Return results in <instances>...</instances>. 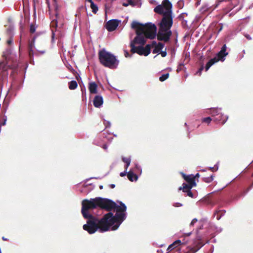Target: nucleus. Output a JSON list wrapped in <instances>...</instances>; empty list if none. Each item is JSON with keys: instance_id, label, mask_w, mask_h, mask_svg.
Masks as SVG:
<instances>
[{"instance_id": "4", "label": "nucleus", "mask_w": 253, "mask_h": 253, "mask_svg": "<svg viewBox=\"0 0 253 253\" xmlns=\"http://www.w3.org/2000/svg\"><path fill=\"white\" fill-rule=\"evenodd\" d=\"M104 216L106 224L108 226V230H109L111 226L116 223V224L112 226V230H115L117 229L121 223L126 218V214L125 213H116L114 216L113 213L111 212H109L105 214Z\"/></svg>"}, {"instance_id": "19", "label": "nucleus", "mask_w": 253, "mask_h": 253, "mask_svg": "<svg viewBox=\"0 0 253 253\" xmlns=\"http://www.w3.org/2000/svg\"><path fill=\"white\" fill-rule=\"evenodd\" d=\"M191 189L189 186H188L187 184L183 183L182 187H180L179 188V190H182L183 192L187 193V196L193 198V194L192 192L191 191Z\"/></svg>"}, {"instance_id": "25", "label": "nucleus", "mask_w": 253, "mask_h": 253, "mask_svg": "<svg viewBox=\"0 0 253 253\" xmlns=\"http://www.w3.org/2000/svg\"><path fill=\"white\" fill-rule=\"evenodd\" d=\"M164 44L162 42H159L155 47L153 50V53H157L159 52L164 47Z\"/></svg>"}, {"instance_id": "33", "label": "nucleus", "mask_w": 253, "mask_h": 253, "mask_svg": "<svg viewBox=\"0 0 253 253\" xmlns=\"http://www.w3.org/2000/svg\"><path fill=\"white\" fill-rule=\"evenodd\" d=\"M90 8L92 9V12L94 14H96L98 10L97 5L95 4L94 2H91L90 4Z\"/></svg>"}, {"instance_id": "17", "label": "nucleus", "mask_w": 253, "mask_h": 253, "mask_svg": "<svg viewBox=\"0 0 253 253\" xmlns=\"http://www.w3.org/2000/svg\"><path fill=\"white\" fill-rule=\"evenodd\" d=\"M9 68V66L7 65L5 61H3L0 62V71H1L0 74H2V76H7L8 75L7 70Z\"/></svg>"}, {"instance_id": "48", "label": "nucleus", "mask_w": 253, "mask_h": 253, "mask_svg": "<svg viewBox=\"0 0 253 253\" xmlns=\"http://www.w3.org/2000/svg\"><path fill=\"white\" fill-rule=\"evenodd\" d=\"M200 176L199 173H197L195 175H194V180H195L196 178H199Z\"/></svg>"}, {"instance_id": "41", "label": "nucleus", "mask_w": 253, "mask_h": 253, "mask_svg": "<svg viewBox=\"0 0 253 253\" xmlns=\"http://www.w3.org/2000/svg\"><path fill=\"white\" fill-rule=\"evenodd\" d=\"M127 170H126V169H125V171H124V172H122L120 173V175L121 176V177H123L124 176H125L127 173L126 172Z\"/></svg>"}, {"instance_id": "59", "label": "nucleus", "mask_w": 253, "mask_h": 253, "mask_svg": "<svg viewBox=\"0 0 253 253\" xmlns=\"http://www.w3.org/2000/svg\"><path fill=\"white\" fill-rule=\"evenodd\" d=\"M243 52L244 54L245 53V51L244 50L243 51Z\"/></svg>"}, {"instance_id": "6", "label": "nucleus", "mask_w": 253, "mask_h": 253, "mask_svg": "<svg viewBox=\"0 0 253 253\" xmlns=\"http://www.w3.org/2000/svg\"><path fill=\"white\" fill-rule=\"evenodd\" d=\"M226 49L227 47L226 44H224L220 51L217 54L216 56L209 60L206 65L205 69L206 71H207L212 65L217 62L218 61L221 60L223 61L224 60V57L228 54V52H226Z\"/></svg>"}, {"instance_id": "1", "label": "nucleus", "mask_w": 253, "mask_h": 253, "mask_svg": "<svg viewBox=\"0 0 253 253\" xmlns=\"http://www.w3.org/2000/svg\"><path fill=\"white\" fill-rule=\"evenodd\" d=\"M131 27L136 30V36L131 41L136 44L144 45L146 42V39L153 40L156 36L157 27L154 24L148 23L142 24L133 21Z\"/></svg>"}, {"instance_id": "28", "label": "nucleus", "mask_w": 253, "mask_h": 253, "mask_svg": "<svg viewBox=\"0 0 253 253\" xmlns=\"http://www.w3.org/2000/svg\"><path fill=\"white\" fill-rule=\"evenodd\" d=\"M122 160H123V161L125 163H126V165L125 166V169H126V170H127V169L128 167H129V166L130 165V162H131L130 158H129V157H127V158L124 157V158H122Z\"/></svg>"}, {"instance_id": "54", "label": "nucleus", "mask_w": 253, "mask_h": 253, "mask_svg": "<svg viewBox=\"0 0 253 253\" xmlns=\"http://www.w3.org/2000/svg\"><path fill=\"white\" fill-rule=\"evenodd\" d=\"M86 0L88 2H90V4L91 3V2H93L92 0Z\"/></svg>"}, {"instance_id": "37", "label": "nucleus", "mask_w": 253, "mask_h": 253, "mask_svg": "<svg viewBox=\"0 0 253 253\" xmlns=\"http://www.w3.org/2000/svg\"><path fill=\"white\" fill-rule=\"evenodd\" d=\"M45 53V50H37L36 51V52H34V55H35L36 56H39L40 55L43 54Z\"/></svg>"}, {"instance_id": "44", "label": "nucleus", "mask_w": 253, "mask_h": 253, "mask_svg": "<svg viewBox=\"0 0 253 253\" xmlns=\"http://www.w3.org/2000/svg\"><path fill=\"white\" fill-rule=\"evenodd\" d=\"M244 36L248 40H252V38H251V37L249 35L245 34Z\"/></svg>"}, {"instance_id": "51", "label": "nucleus", "mask_w": 253, "mask_h": 253, "mask_svg": "<svg viewBox=\"0 0 253 253\" xmlns=\"http://www.w3.org/2000/svg\"><path fill=\"white\" fill-rule=\"evenodd\" d=\"M222 28L223 26L221 25L220 28L218 30V33H219L222 30Z\"/></svg>"}, {"instance_id": "50", "label": "nucleus", "mask_w": 253, "mask_h": 253, "mask_svg": "<svg viewBox=\"0 0 253 253\" xmlns=\"http://www.w3.org/2000/svg\"><path fill=\"white\" fill-rule=\"evenodd\" d=\"M128 4V5L129 4H130V5H133V1L131 0H129Z\"/></svg>"}, {"instance_id": "16", "label": "nucleus", "mask_w": 253, "mask_h": 253, "mask_svg": "<svg viewBox=\"0 0 253 253\" xmlns=\"http://www.w3.org/2000/svg\"><path fill=\"white\" fill-rule=\"evenodd\" d=\"M228 117L227 116H224L221 113H218L217 116H214L212 118V121L216 123L221 122L223 125L225 123Z\"/></svg>"}, {"instance_id": "2", "label": "nucleus", "mask_w": 253, "mask_h": 253, "mask_svg": "<svg viewBox=\"0 0 253 253\" xmlns=\"http://www.w3.org/2000/svg\"><path fill=\"white\" fill-rule=\"evenodd\" d=\"M86 219V223L83 225V229L89 234H93L98 230L101 233L109 230L104 216L100 219L93 215L90 216Z\"/></svg>"}, {"instance_id": "53", "label": "nucleus", "mask_w": 253, "mask_h": 253, "mask_svg": "<svg viewBox=\"0 0 253 253\" xmlns=\"http://www.w3.org/2000/svg\"><path fill=\"white\" fill-rule=\"evenodd\" d=\"M110 187H111V188H112V189H113V188H114L115 187V184H111V185H110Z\"/></svg>"}, {"instance_id": "27", "label": "nucleus", "mask_w": 253, "mask_h": 253, "mask_svg": "<svg viewBox=\"0 0 253 253\" xmlns=\"http://www.w3.org/2000/svg\"><path fill=\"white\" fill-rule=\"evenodd\" d=\"M213 174H211L210 176L204 175L202 178L203 181L206 183H210L213 181L214 179Z\"/></svg>"}, {"instance_id": "35", "label": "nucleus", "mask_w": 253, "mask_h": 253, "mask_svg": "<svg viewBox=\"0 0 253 253\" xmlns=\"http://www.w3.org/2000/svg\"><path fill=\"white\" fill-rule=\"evenodd\" d=\"M169 77V74L167 73L166 74H163L159 78V80L161 82H164Z\"/></svg>"}, {"instance_id": "58", "label": "nucleus", "mask_w": 253, "mask_h": 253, "mask_svg": "<svg viewBox=\"0 0 253 253\" xmlns=\"http://www.w3.org/2000/svg\"><path fill=\"white\" fill-rule=\"evenodd\" d=\"M54 35V33H53V34H52V38H53Z\"/></svg>"}, {"instance_id": "47", "label": "nucleus", "mask_w": 253, "mask_h": 253, "mask_svg": "<svg viewBox=\"0 0 253 253\" xmlns=\"http://www.w3.org/2000/svg\"><path fill=\"white\" fill-rule=\"evenodd\" d=\"M253 187V182L252 183L251 185L248 188V189H247V191H246V193L248 192Z\"/></svg>"}, {"instance_id": "14", "label": "nucleus", "mask_w": 253, "mask_h": 253, "mask_svg": "<svg viewBox=\"0 0 253 253\" xmlns=\"http://www.w3.org/2000/svg\"><path fill=\"white\" fill-rule=\"evenodd\" d=\"M137 50V54L140 55H143L146 56L151 52V45L148 44L145 46V47H143L142 46H138Z\"/></svg>"}, {"instance_id": "24", "label": "nucleus", "mask_w": 253, "mask_h": 253, "mask_svg": "<svg viewBox=\"0 0 253 253\" xmlns=\"http://www.w3.org/2000/svg\"><path fill=\"white\" fill-rule=\"evenodd\" d=\"M181 244V241L180 240H177L174 241L172 244L170 245L167 251L168 252H170L172 250H173L174 249L177 247L178 246H179Z\"/></svg>"}, {"instance_id": "36", "label": "nucleus", "mask_w": 253, "mask_h": 253, "mask_svg": "<svg viewBox=\"0 0 253 253\" xmlns=\"http://www.w3.org/2000/svg\"><path fill=\"white\" fill-rule=\"evenodd\" d=\"M211 121H212V118H211L210 117H207V118H204L202 119L203 122H204L208 124H210Z\"/></svg>"}, {"instance_id": "5", "label": "nucleus", "mask_w": 253, "mask_h": 253, "mask_svg": "<svg viewBox=\"0 0 253 253\" xmlns=\"http://www.w3.org/2000/svg\"><path fill=\"white\" fill-rule=\"evenodd\" d=\"M98 207V197L93 199H84L82 202L81 212L84 218L90 216H93L89 212V210H93Z\"/></svg>"}, {"instance_id": "13", "label": "nucleus", "mask_w": 253, "mask_h": 253, "mask_svg": "<svg viewBox=\"0 0 253 253\" xmlns=\"http://www.w3.org/2000/svg\"><path fill=\"white\" fill-rule=\"evenodd\" d=\"M218 5V3H215V4L211 5L209 3L205 4L203 5L200 8V11L202 13H205L206 12H212L214 9H215Z\"/></svg>"}, {"instance_id": "15", "label": "nucleus", "mask_w": 253, "mask_h": 253, "mask_svg": "<svg viewBox=\"0 0 253 253\" xmlns=\"http://www.w3.org/2000/svg\"><path fill=\"white\" fill-rule=\"evenodd\" d=\"M35 41V37H33L31 41L29 42L28 46V54L30 60H32L34 55V52L33 48L34 47V44Z\"/></svg>"}, {"instance_id": "26", "label": "nucleus", "mask_w": 253, "mask_h": 253, "mask_svg": "<svg viewBox=\"0 0 253 253\" xmlns=\"http://www.w3.org/2000/svg\"><path fill=\"white\" fill-rule=\"evenodd\" d=\"M225 211L224 210L216 211L214 212V216H216L217 220H219L221 216L224 214Z\"/></svg>"}, {"instance_id": "20", "label": "nucleus", "mask_w": 253, "mask_h": 253, "mask_svg": "<svg viewBox=\"0 0 253 253\" xmlns=\"http://www.w3.org/2000/svg\"><path fill=\"white\" fill-rule=\"evenodd\" d=\"M103 103V99L101 96L96 95L93 100V103L94 107L96 108L100 107Z\"/></svg>"}, {"instance_id": "10", "label": "nucleus", "mask_w": 253, "mask_h": 253, "mask_svg": "<svg viewBox=\"0 0 253 253\" xmlns=\"http://www.w3.org/2000/svg\"><path fill=\"white\" fill-rule=\"evenodd\" d=\"M172 32L170 30L159 28L158 34H156L157 39L160 41L168 42L169 41Z\"/></svg>"}, {"instance_id": "55", "label": "nucleus", "mask_w": 253, "mask_h": 253, "mask_svg": "<svg viewBox=\"0 0 253 253\" xmlns=\"http://www.w3.org/2000/svg\"><path fill=\"white\" fill-rule=\"evenodd\" d=\"M123 5L124 6H127L128 5V3H123Z\"/></svg>"}, {"instance_id": "45", "label": "nucleus", "mask_w": 253, "mask_h": 253, "mask_svg": "<svg viewBox=\"0 0 253 253\" xmlns=\"http://www.w3.org/2000/svg\"><path fill=\"white\" fill-rule=\"evenodd\" d=\"M125 56L126 57H128L129 56V54L126 50H125Z\"/></svg>"}, {"instance_id": "22", "label": "nucleus", "mask_w": 253, "mask_h": 253, "mask_svg": "<svg viewBox=\"0 0 253 253\" xmlns=\"http://www.w3.org/2000/svg\"><path fill=\"white\" fill-rule=\"evenodd\" d=\"M97 85L95 82H91L89 84L88 89L90 93L96 94L97 93Z\"/></svg>"}, {"instance_id": "60", "label": "nucleus", "mask_w": 253, "mask_h": 253, "mask_svg": "<svg viewBox=\"0 0 253 253\" xmlns=\"http://www.w3.org/2000/svg\"><path fill=\"white\" fill-rule=\"evenodd\" d=\"M138 166H136V169H138Z\"/></svg>"}, {"instance_id": "42", "label": "nucleus", "mask_w": 253, "mask_h": 253, "mask_svg": "<svg viewBox=\"0 0 253 253\" xmlns=\"http://www.w3.org/2000/svg\"><path fill=\"white\" fill-rule=\"evenodd\" d=\"M230 0H217L216 3H218V5L220 4V3L223 2V1H229L230 2Z\"/></svg>"}, {"instance_id": "18", "label": "nucleus", "mask_w": 253, "mask_h": 253, "mask_svg": "<svg viewBox=\"0 0 253 253\" xmlns=\"http://www.w3.org/2000/svg\"><path fill=\"white\" fill-rule=\"evenodd\" d=\"M6 34L8 37V39L6 41V43L8 45H11L13 43V30L11 28L7 29L6 31Z\"/></svg>"}, {"instance_id": "29", "label": "nucleus", "mask_w": 253, "mask_h": 253, "mask_svg": "<svg viewBox=\"0 0 253 253\" xmlns=\"http://www.w3.org/2000/svg\"><path fill=\"white\" fill-rule=\"evenodd\" d=\"M78 84L76 81H72L69 83V88L71 90H73L77 87Z\"/></svg>"}, {"instance_id": "40", "label": "nucleus", "mask_w": 253, "mask_h": 253, "mask_svg": "<svg viewBox=\"0 0 253 253\" xmlns=\"http://www.w3.org/2000/svg\"><path fill=\"white\" fill-rule=\"evenodd\" d=\"M203 69H204V66H203V65H202L201 66V67L199 68V69L197 73H199V75H201V72L203 70Z\"/></svg>"}, {"instance_id": "30", "label": "nucleus", "mask_w": 253, "mask_h": 253, "mask_svg": "<svg viewBox=\"0 0 253 253\" xmlns=\"http://www.w3.org/2000/svg\"><path fill=\"white\" fill-rule=\"evenodd\" d=\"M220 109L218 108H212L210 110V113L211 114L212 117L217 116L218 113H220Z\"/></svg>"}, {"instance_id": "32", "label": "nucleus", "mask_w": 253, "mask_h": 253, "mask_svg": "<svg viewBox=\"0 0 253 253\" xmlns=\"http://www.w3.org/2000/svg\"><path fill=\"white\" fill-rule=\"evenodd\" d=\"M239 3V0H230V3L231 6H230V9H232L236 7Z\"/></svg>"}, {"instance_id": "23", "label": "nucleus", "mask_w": 253, "mask_h": 253, "mask_svg": "<svg viewBox=\"0 0 253 253\" xmlns=\"http://www.w3.org/2000/svg\"><path fill=\"white\" fill-rule=\"evenodd\" d=\"M127 176L130 181H136L138 179V176L131 169L127 173Z\"/></svg>"}, {"instance_id": "9", "label": "nucleus", "mask_w": 253, "mask_h": 253, "mask_svg": "<svg viewBox=\"0 0 253 253\" xmlns=\"http://www.w3.org/2000/svg\"><path fill=\"white\" fill-rule=\"evenodd\" d=\"M163 17L159 24V28L170 30L173 24V17L172 14H160Z\"/></svg>"}, {"instance_id": "57", "label": "nucleus", "mask_w": 253, "mask_h": 253, "mask_svg": "<svg viewBox=\"0 0 253 253\" xmlns=\"http://www.w3.org/2000/svg\"><path fill=\"white\" fill-rule=\"evenodd\" d=\"M190 235H191V233H189L187 234V236H189Z\"/></svg>"}, {"instance_id": "21", "label": "nucleus", "mask_w": 253, "mask_h": 253, "mask_svg": "<svg viewBox=\"0 0 253 253\" xmlns=\"http://www.w3.org/2000/svg\"><path fill=\"white\" fill-rule=\"evenodd\" d=\"M120 206L116 204V207L115 209L116 210V213H125L126 210V207L122 202H120Z\"/></svg>"}, {"instance_id": "31", "label": "nucleus", "mask_w": 253, "mask_h": 253, "mask_svg": "<svg viewBox=\"0 0 253 253\" xmlns=\"http://www.w3.org/2000/svg\"><path fill=\"white\" fill-rule=\"evenodd\" d=\"M136 44L134 43V42H130V47H131V52H132V53H137V52H138V50H137V48H138V46H135V45Z\"/></svg>"}, {"instance_id": "52", "label": "nucleus", "mask_w": 253, "mask_h": 253, "mask_svg": "<svg viewBox=\"0 0 253 253\" xmlns=\"http://www.w3.org/2000/svg\"><path fill=\"white\" fill-rule=\"evenodd\" d=\"M210 169L212 171H214V170H216V169H215L214 167H211L210 168Z\"/></svg>"}, {"instance_id": "43", "label": "nucleus", "mask_w": 253, "mask_h": 253, "mask_svg": "<svg viewBox=\"0 0 253 253\" xmlns=\"http://www.w3.org/2000/svg\"><path fill=\"white\" fill-rule=\"evenodd\" d=\"M197 219L196 218H194L192 220V221H191V222L190 223V225H193L196 222H197Z\"/></svg>"}, {"instance_id": "3", "label": "nucleus", "mask_w": 253, "mask_h": 253, "mask_svg": "<svg viewBox=\"0 0 253 253\" xmlns=\"http://www.w3.org/2000/svg\"><path fill=\"white\" fill-rule=\"evenodd\" d=\"M98 55L99 61L103 66L112 69L117 68L119 61L114 54L103 48L99 51Z\"/></svg>"}, {"instance_id": "38", "label": "nucleus", "mask_w": 253, "mask_h": 253, "mask_svg": "<svg viewBox=\"0 0 253 253\" xmlns=\"http://www.w3.org/2000/svg\"><path fill=\"white\" fill-rule=\"evenodd\" d=\"M36 31V27L34 25H31L30 28V32L33 34Z\"/></svg>"}, {"instance_id": "56", "label": "nucleus", "mask_w": 253, "mask_h": 253, "mask_svg": "<svg viewBox=\"0 0 253 253\" xmlns=\"http://www.w3.org/2000/svg\"><path fill=\"white\" fill-rule=\"evenodd\" d=\"M99 188H100V189H102L103 188V186L102 185H100L99 186Z\"/></svg>"}, {"instance_id": "8", "label": "nucleus", "mask_w": 253, "mask_h": 253, "mask_svg": "<svg viewBox=\"0 0 253 253\" xmlns=\"http://www.w3.org/2000/svg\"><path fill=\"white\" fill-rule=\"evenodd\" d=\"M98 207L110 211L116 207V203L113 201L106 198L98 197Z\"/></svg>"}, {"instance_id": "12", "label": "nucleus", "mask_w": 253, "mask_h": 253, "mask_svg": "<svg viewBox=\"0 0 253 253\" xmlns=\"http://www.w3.org/2000/svg\"><path fill=\"white\" fill-rule=\"evenodd\" d=\"M182 175L184 180L188 183V186H189L190 188H192L196 186L193 174L186 175L182 173Z\"/></svg>"}, {"instance_id": "49", "label": "nucleus", "mask_w": 253, "mask_h": 253, "mask_svg": "<svg viewBox=\"0 0 253 253\" xmlns=\"http://www.w3.org/2000/svg\"><path fill=\"white\" fill-rule=\"evenodd\" d=\"M201 0H196V5L197 6L199 5L200 4V2L201 1Z\"/></svg>"}, {"instance_id": "11", "label": "nucleus", "mask_w": 253, "mask_h": 253, "mask_svg": "<svg viewBox=\"0 0 253 253\" xmlns=\"http://www.w3.org/2000/svg\"><path fill=\"white\" fill-rule=\"evenodd\" d=\"M120 22V21L117 19L110 20L106 23V28L109 32H112L116 30Z\"/></svg>"}, {"instance_id": "39", "label": "nucleus", "mask_w": 253, "mask_h": 253, "mask_svg": "<svg viewBox=\"0 0 253 253\" xmlns=\"http://www.w3.org/2000/svg\"><path fill=\"white\" fill-rule=\"evenodd\" d=\"M160 54H161V56L163 57H166V55H167L166 49H165V51H161V52H160Z\"/></svg>"}, {"instance_id": "34", "label": "nucleus", "mask_w": 253, "mask_h": 253, "mask_svg": "<svg viewBox=\"0 0 253 253\" xmlns=\"http://www.w3.org/2000/svg\"><path fill=\"white\" fill-rule=\"evenodd\" d=\"M199 246H197V247H192V248H190L189 249V251L191 252L190 253H196V252H197L199 249L200 248L203 246V245H201L200 243L199 244Z\"/></svg>"}, {"instance_id": "46", "label": "nucleus", "mask_w": 253, "mask_h": 253, "mask_svg": "<svg viewBox=\"0 0 253 253\" xmlns=\"http://www.w3.org/2000/svg\"><path fill=\"white\" fill-rule=\"evenodd\" d=\"M157 44L156 42H155V41H153V42H152V44H150V45H151V46H152V47H153V46H155H155H156Z\"/></svg>"}, {"instance_id": "7", "label": "nucleus", "mask_w": 253, "mask_h": 253, "mask_svg": "<svg viewBox=\"0 0 253 253\" xmlns=\"http://www.w3.org/2000/svg\"><path fill=\"white\" fill-rule=\"evenodd\" d=\"M154 11L158 14H172V4L169 0H163L162 4L155 7Z\"/></svg>"}]
</instances>
